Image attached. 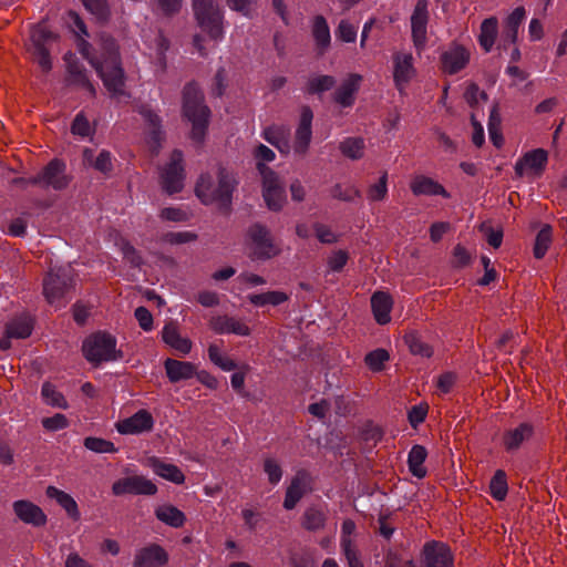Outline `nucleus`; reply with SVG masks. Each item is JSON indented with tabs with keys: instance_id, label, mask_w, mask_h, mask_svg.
Returning <instances> with one entry per match:
<instances>
[{
	"instance_id": "nucleus-19",
	"label": "nucleus",
	"mask_w": 567,
	"mask_h": 567,
	"mask_svg": "<svg viewBox=\"0 0 567 567\" xmlns=\"http://www.w3.org/2000/svg\"><path fill=\"white\" fill-rule=\"evenodd\" d=\"M425 567H453V555L443 543L430 542L423 548Z\"/></svg>"
},
{
	"instance_id": "nucleus-62",
	"label": "nucleus",
	"mask_w": 567,
	"mask_h": 567,
	"mask_svg": "<svg viewBox=\"0 0 567 567\" xmlns=\"http://www.w3.org/2000/svg\"><path fill=\"white\" fill-rule=\"evenodd\" d=\"M290 563L293 567H316L317 565L312 554L307 550L293 553Z\"/></svg>"
},
{
	"instance_id": "nucleus-6",
	"label": "nucleus",
	"mask_w": 567,
	"mask_h": 567,
	"mask_svg": "<svg viewBox=\"0 0 567 567\" xmlns=\"http://www.w3.org/2000/svg\"><path fill=\"white\" fill-rule=\"evenodd\" d=\"M65 171L66 166L64 162L53 158L35 176L30 178L20 177L16 178L13 182L24 187L32 185L43 189L53 188L54 190H63L71 183V177L66 175Z\"/></svg>"
},
{
	"instance_id": "nucleus-52",
	"label": "nucleus",
	"mask_w": 567,
	"mask_h": 567,
	"mask_svg": "<svg viewBox=\"0 0 567 567\" xmlns=\"http://www.w3.org/2000/svg\"><path fill=\"white\" fill-rule=\"evenodd\" d=\"M336 84V79L331 75H319L312 78L307 83V92L309 94L321 93L332 89Z\"/></svg>"
},
{
	"instance_id": "nucleus-12",
	"label": "nucleus",
	"mask_w": 567,
	"mask_h": 567,
	"mask_svg": "<svg viewBox=\"0 0 567 567\" xmlns=\"http://www.w3.org/2000/svg\"><path fill=\"white\" fill-rule=\"evenodd\" d=\"M429 22L427 1L419 0L411 16V35L417 51H422L427 41L426 25Z\"/></svg>"
},
{
	"instance_id": "nucleus-16",
	"label": "nucleus",
	"mask_w": 567,
	"mask_h": 567,
	"mask_svg": "<svg viewBox=\"0 0 567 567\" xmlns=\"http://www.w3.org/2000/svg\"><path fill=\"white\" fill-rule=\"evenodd\" d=\"M313 113L307 105L301 107L300 121L295 133L293 151L299 155H306L312 138L311 123Z\"/></svg>"
},
{
	"instance_id": "nucleus-36",
	"label": "nucleus",
	"mask_w": 567,
	"mask_h": 567,
	"mask_svg": "<svg viewBox=\"0 0 567 567\" xmlns=\"http://www.w3.org/2000/svg\"><path fill=\"white\" fill-rule=\"evenodd\" d=\"M83 164L93 167L102 174H109L113 169L111 154L107 151H101L100 154L95 156L93 150L85 148L83 151Z\"/></svg>"
},
{
	"instance_id": "nucleus-26",
	"label": "nucleus",
	"mask_w": 567,
	"mask_h": 567,
	"mask_svg": "<svg viewBox=\"0 0 567 567\" xmlns=\"http://www.w3.org/2000/svg\"><path fill=\"white\" fill-rule=\"evenodd\" d=\"M410 189L415 196L426 195L434 196L440 195L444 198H450V193L436 181L425 175H416L410 183Z\"/></svg>"
},
{
	"instance_id": "nucleus-8",
	"label": "nucleus",
	"mask_w": 567,
	"mask_h": 567,
	"mask_svg": "<svg viewBox=\"0 0 567 567\" xmlns=\"http://www.w3.org/2000/svg\"><path fill=\"white\" fill-rule=\"evenodd\" d=\"M256 167L262 178V197L267 207L272 212L281 210L287 197L278 175L264 163H257Z\"/></svg>"
},
{
	"instance_id": "nucleus-43",
	"label": "nucleus",
	"mask_w": 567,
	"mask_h": 567,
	"mask_svg": "<svg viewBox=\"0 0 567 567\" xmlns=\"http://www.w3.org/2000/svg\"><path fill=\"white\" fill-rule=\"evenodd\" d=\"M32 50L48 49V43L55 40L56 35L44 23H39L31 30Z\"/></svg>"
},
{
	"instance_id": "nucleus-49",
	"label": "nucleus",
	"mask_w": 567,
	"mask_h": 567,
	"mask_svg": "<svg viewBox=\"0 0 567 567\" xmlns=\"http://www.w3.org/2000/svg\"><path fill=\"white\" fill-rule=\"evenodd\" d=\"M492 496L497 501H503L508 491L506 474L503 470H497L489 483Z\"/></svg>"
},
{
	"instance_id": "nucleus-14",
	"label": "nucleus",
	"mask_w": 567,
	"mask_h": 567,
	"mask_svg": "<svg viewBox=\"0 0 567 567\" xmlns=\"http://www.w3.org/2000/svg\"><path fill=\"white\" fill-rule=\"evenodd\" d=\"M548 162V153L544 148H536L527 152L517 163L515 164V174L518 178H522L526 171L534 176H540L545 171Z\"/></svg>"
},
{
	"instance_id": "nucleus-15",
	"label": "nucleus",
	"mask_w": 567,
	"mask_h": 567,
	"mask_svg": "<svg viewBox=\"0 0 567 567\" xmlns=\"http://www.w3.org/2000/svg\"><path fill=\"white\" fill-rule=\"evenodd\" d=\"M168 563L167 551L152 543L136 550L133 567H163Z\"/></svg>"
},
{
	"instance_id": "nucleus-38",
	"label": "nucleus",
	"mask_w": 567,
	"mask_h": 567,
	"mask_svg": "<svg viewBox=\"0 0 567 567\" xmlns=\"http://www.w3.org/2000/svg\"><path fill=\"white\" fill-rule=\"evenodd\" d=\"M33 329V321L29 316H21L12 319L6 326V333L9 338H28Z\"/></svg>"
},
{
	"instance_id": "nucleus-60",
	"label": "nucleus",
	"mask_w": 567,
	"mask_h": 567,
	"mask_svg": "<svg viewBox=\"0 0 567 567\" xmlns=\"http://www.w3.org/2000/svg\"><path fill=\"white\" fill-rule=\"evenodd\" d=\"M41 423H42V426L47 431H50V432L63 430V429L68 427V425H69V421H68L66 416L61 413H56L50 417H43Z\"/></svg>"
},
{
	"instance_id": "nucleus-45",
	"label": "nucleus",
	"mask_w": 567,
	"mask_h": 567,
	"mask_svg": "<svg viewBox=\"0 0 567 567\" xmlns=\"http://www.w3.org/2000/svg\"><path fill=\"white\" fill-rule=\"evenodd\" d=\"M404 342L409 347L411 353L415 355L430 358L433 354V349L415 332L406 333L404 336Z\"/></svg>"
},
{
	"instance_id": "nucleus-51",
	"label": "nucleus",
	"mask_w": 567,
	"mask_h": 567,
	"mask_svg": "<svg viewBox=\"0 0 567 567\" xmlns=\"http://www.w3.org/2000/svg\"><path fill=\"white\" fill-rule=\"evenodd\" d=\"M83 445L94 453H116L117 449L113 442L102 437L87 436L83 441Z\"/></svg>"
},
{
	"instance_id": "nucleus-57",
	"label": "nucleus",
	"mask_w": 567,
	"mask_h": 567,
	"mask_svg": "<svg viewBox=\"0 0 567 567\" xmlns=\"http://www.w3.org/2000/svg\"><path fill=\"white\" fill-rule=\"evenodd\" d=\"M257 0H226V4L246 18H252Z\"/></svg>"
},
{
	"instance_id": "nucleus-7",
	"label": "nucleus",
	"mask_w": 567,
	"mask_h": 567,
	"mask_svg": "<svg viewBox=\"0 0 567 567\" xmlns=\"http://www.w3.org/2000/svg\"><path fill=\"white\" fill-rule=\"evenodd\" d=\"M198 27L214 41L224 37V14L215 0L193 3Z\"/></svg>"
},
{
	"instance_id": "nucleus-61",
	"label": "nucleus",
	"mask_w": 567,
	"mask_h": 567,
	"mask_svg": "<svg viewBox=\"0 0 567 567\" xmlns=\"http://www.w3.org/2000/svg\"><path fill=\"white\" fill-rule=\"evenodd\" d=\"M349 254L346 250H336L329 256L327 264L331 271L339 272L347 265Z\"/></svg>"
},
{
	"instance_id": "nucleus-29",
	"label": "nucleus",
	"mask_w": 567,
	"mask_h": 567,
	"mask_svg": "<svg viewBox=\"0 0 567 567\" xmlns=\"http://www.w3.org/2000/svg\"><path fill=\"white\" fill-rule=\"evenodd\" d=\"M393 307L392 297L384 291H377L371 297V308L375 321L379 324H386L391 320L390 312Z\"/></svg>"
},
{
	"instance_id": "nucleus-23",
	"label": "nucleus",
	"mask_w": 567,
	"mask_h": 567,
	"mask_svg": "<svg viewBox=\"0 0 567 567\" xmlns=\"http://www.w3.org/2000/svg\"><path fill=\"white\" fill-rule=\"evenodd\" d=\"M311 35L317 55H324L331 44V34L328 22L323 16L318 14L312 19Z\"/></svg>"
},
{
	"instance_id": "nucleus-42",
	"label": "nucleus",
	"mask_w": 567,
	"mask_h": 567,
	"mask_svg": "<svg viewBox=\"0 0 567 567\" xmlns=\"http://www.w3.org/2000/svg\"><path fill=\"white\" fill-rule=\"evenodd\" d=\"M327 516L323 511L317 507H309L302 515L301 525L305 529L315 532L322 529L326 525Z\"/></svg>"
},
{
	"instance_id": "nucleus-50",
	"label": "nucleus",
	"mask_w": 567,
	"mask_h": 567,
	"mask_svg": "<svg viewBox=\"0 0 567 567\" xmlns=\"http://www.w3.org/2000/svg\"><path fill=\"white\" fill-rule=\"evenodd\" d=\"M388 195V172H383L379 181L369 186L367 190L368 199L371 202H381Z\"/></svg>"
},
{
	"instance_id": "nucleus-64",
	"label": "nucleus",
	"mask_w": 567,
	"mask_h": 567,
	"mask_svg": "<svg viewBox=\"0 0 567 567\" xmlns=\"http://www.w3.org/2000/svg\"><path fill=\"white\" fill-rule=\"evenodd\" d=\"M385 567H415L412 559H405L396 553L389 551L385 557Z\"/></svg>"
},
{
	"instance_id": "nucleus-59",
	"label": "nucleus",
	"mask_w": 567,
	"mask_h": 567,
	"mask_svg": "<svg viewBox=\"0 0 567 567\" xmlns=\"http://www.w3.org/2000/svg\"><path fill=\"white\" fill-rule=\"evenodd\" d=\"M331 194L334 198L344 200V202H352L355 198L361 197V192L355 187H347L343 188L340 184H336L332 189Z\"/></svg>"
},
{
	"instance_id": "nucleus-58",
	"label": "nucleus",
	"mask_w": 567,
	"mask_h": 567,
	"mask_svg": "<svg viewBox=\"0 0 567 567\" xmlns=\"http://www.w3.org/2000/svg\"><path fill=\"white\" fill-rule=\"evenodd\" d=\"M336 37L342 42L350 43L357 39V28L348 20H341L336 30Z\"/></svg>"
},
{
	"instance_id": "nucleus-1",
	"label": "nucleus",
	"mask_w": 567,
	"mask_h": 567,
	"mask_svg": "<svg viewBox=\"0 0 567 567\" xmlns=\"http://www.w3.org/2000/svg\"><path fill=\"white\" fill-rule=\"evenodd\" d=\"M100 47L103 61L91 60V65L96 70L104 86L113 97L126 95L125 76L121 66L118 45L115 39L109 34L100 35Z\"/></svg>"
},
{
	"instance_id": "nucleus-2",
	"label": "nucleus",
	"mask_w": 567,
	"mask_h": 567,
	"mask_svg": "<svg viewBox=\"0 0 567 567\" xmlns=\"http://www.w3.org/2000/svg\"><path fill=\"white\" fill-rule=\"evenodd\" d=\"M217 178L218 185L215 186L210 175H200L195 187V193L203 204L209 205L216 203L218 210L227 216L231 212L233 193L238 182L234 174L221 165L218 167Z\"/></svg>"
},
{
	"instance_id": "nucleus-24",
	"label": "nucleus",
	"mask_w": 567,
	"mask_h": 567,
	"mask_svg": "<svg viewBox=\"0 0 567 567\" xmlns=\"http://www.w3.org/2000/svg\"><path fill=\"white\" fill-rule=\"evenodd\" d=\"M534 435V426L528 422H523L514 429L504 432L502 441L507 452L517 451L522 444L529 441Z\"/></svg>"
},
{
	"instance_id": "nucleus-13",
	"label": "nucleus",
	"mask_w": 567,
	"mask_h": 567,
	"mask_svg": "<svg viewBox=\"0 0 567 567\" xmlns=\"http://www.w3.org/2000/svg\"><path fill=\"white\" fill-rule=\"evenodd\" d=\"M154 427V417L145 409L138 410L132 416L115 423V429L123 435H136L151 432Z\"/></svg>"
},
{
	"instance_id": "nucleus-55",
	"label": "nucleus",
	"mask_w": 567,
	"mask_h": 567,
	"mask_svg": "<svg viewBox=\"0 0 567 567\" xmlns=\"http://www.w3.org/2000/svg\"><path fill=\"white\" fill-rule=\"evenodd\" d=\"M343 555L347 559L348 567H364L359 550L352 540H344L341 543Z\"/></svg>"
},
{
	"instance_id": "nucleus-47",
	"label": "nucleus",
	"mask_w": 567,
	"mask_h": 567,
	"mask_svg": "<svg viewBox=\"0 0 567 567\" xmlns=\"http://www.w3.org/2000/svg\"><path fill=\"white\" fill-rule=\"evenodd\" d=\"M551 244V227L549 225H545L537 234L534 245V257L536 259H542L546 255L549 246Z\"/></svg>"
},
{
	"instance_id": "nucleus-46",
	"label": "nucleus",
	"mask_w": 567,
	"mask_h": 567,
	"mask_svg": "<svg viewBox=\"0 0 567 567\" xmlns=\"http://www.w3.org/2000/svg\"><path fill=\"white\" fill-rule=\"evenodd\" d=\"M85 9L95 17L99 22H107L111 10L106 0H81Z\"/></svg>"
},
{
	"instance_id": "nucleus-10",
	"label": "nucleus",
	"mask_w": 567,
	"mask_h": 567,
	"mask_svg": "<svg viewBox=\"0 0 567 567\" xmlns=\"http://www.w3.org/2000/svg\"><path fill=\"white\" fill-rule=\"evenodd\" d=\"M184 177L183 153L174 150L169 163L161 172V185L167 194L172 195L183 189Z\"/></svg>"
},
{
	"instance_id": "nucleus-20",
	"label": "nucleus",
	"mask_w": 567,
	"mask_h": 567,
	"mask_svg": "<svg viewBox=\"0 0 567 567\" xmlns=\"http://www.w3.org/2000/svg\"><path fill=\"white\" fill-rule=\"evenodd\" d=\"M12 507L18 518L25 524H31L37 527L47 524V515L44 512L30 501H16Z\"/></svg>"
},
{
	"instance_id": "nucleus-48",
	"label": "nucleus",
	"mask_w": 567,
	"mask_h": 567,
	"mask_svg": "<svg viewBox=\"0 0 567 567\" xmlns=\"http://www.w3.org/2000/svg\"><path fill=\"white\" fill-rule=\"evenodd\" d=\"M41 394L47 404L60 409H66L68 402L63 394L56 390V388L50 383L44 382L41 389Z\"/></svg>"
},
{
	"instance_id": "nucleus-30",
	"label": "nucleus",
	"mask_w": 567,
	"mask_h": 567,
	"mask_svg": "<svg viewBox=\"0 0 567 567\" xmlns=\"http://www.w3.org/2000/svg\"><path fill=\"white\" fill-rule=\"evenodd\" d=\"M164 368L166 375L172 383L192 379L196 373V367L194 363L171 358L165 360Z\"/></svg>"
},
{
	"instance_id": "nucleus-39",
	"label": "nucleus",
	"mask_w": 567,
	"mask_h": 567,
	"mask_svg": "<svg viewBox=\"0 0 567 567\" xmlns=\"http://www.w3.org/2000/svg\"><path fill=\"white\" fill-rule=\"evenodd\" d=\"M427 456V451L422 445H414L408 458L409 470L413 476L423 478L426 475V468L423 466Z\"/></svg>"
},
{
	"instance_id": "nucleus-32",
	"label": "nucleus",
	"mask_w": 567,
	"mask_h": 567,
	"mask_svg": "<svg viewBox=\"0 0 567 567\" xmlns=\"http://www.w3.org/2000/svg\"><path fill=\"white\" fill-rule=\"evenodd\" d=\"M147 465L155 474L169 482L175 484H183L185 482V475L175 464L165 463L161 458L152 456L147 458Z\"/></svg>"
},
{
	"instance_id": "nucleus-21",
	"label": "nucleus",
	"mask_w": 567,
	"mask_h": 567,
	"mask_svg": "<svg viewBox=\"0 0 567 567\" xmlns=\"http://www.w3.org/2000/svg\"><path fill=\"white\" fill-rule=\"evenodd\" d=\"M209 327L218 334L234 333L247 337L250 334V328L240 319L229 316H217L209 320Z\"/></svg>"
},
{
	"instance_id": "nucleus-44",
	"label": "nucleus",
	"mask_w": 567,
	"mask_h": 567,
	"mask_svg": "<svg viewBox=\"0 0 567 567\" xmlns=\"http://www.w3.org/2000/svg\"><path fill=\"white\" fill-rule=\"evenodd\" d=\"M339 150L350 159H360L363 157L364 141L362 137H348L340 143Z\"/></svg>"
},
{
	"instance_id": "nucleus-27",
	"label": "nucleus",
	"mask_w": 567,
	"mask_h": 567,
	"mask_svg": "<svg viewBox=\"0 0 567 567\" xmlns=\"http://www.w3.org/2000/svg\"><path fill=\"white\" fill-rule=\"evenodd\" d=\"M262 137L281 154L290 152V128L287 125H271L264 130Z\"/></svg>"
},
{
	"instance_id": "nucleus-25",
	"label": "nucleus",
	"mask_w": 567,
	"mask_h": 567,
	"mask_svg": "<svg viewBox=\"0 0 567 567\" xmlns=\"http://www.w3.org/2000/svg\"><path fill=\"white\" fill-rule=\"evenodd\" d=\"M144 120L147 122L150 126L148 140L147 144L150 146L151 152L154 155L159 153L162 147V142L164 140V134L161 130V118L154 113L150 107L143 106L140 111Z\"/></svg>"
},
{
	"instance_id": "nucleus-22",
	"label": "nucleus",
	"mask_w": 567,
	"mask_h": 567,
	"mask_svg": "<svg viewBox=\"0 0 567 567\" xmlns=\"http://www.w3.org/2000/svg\"><path fill=\"white\" fill-rule=\"evenodd\" d=\"M309 484V475L306 471H299L292 477L289 486L286 489L284 507L288 511L293 509L298 502L307 493Z\"/></svg>"
},
{
	"instance_id": "nucleus-34",
	"label": "nucleus",
	"mask_w": 567,
	"mask_h": 567,
	"mask_svg": "<svg viewBox=\"0 0 567 567\" xmlns=\"http://www.w3.org/2000/svg\"><path fill=\"white\" fill-rule=\"evenodd\" d=\"M45 495L49 498L56 501V503L66 512L70 518L73 520L80 519L81 514L78 504L70 494L50 485L45 489Z\"/></svg>"
},
{
	"instance_id": "nucleus-31",
	"label": "nucleus",
	"mask_w": 567,
	"mask_h": 567,
	"mask_svg": "<svg viewBox=\"0 0 567 567\" xmlns=\"http://www.w3.org/2000/svg\"><path fill=\"white\" fill-rule=\"evenodd\" d=\"M395 85L400 87L406 84L414 75L413 58L411 53H396L393 56Z\"/></svg>"
},
{
	"instance_id": "nucleus-53",
	"label": "nucleus",
	"mask_w": 567,
	"mask_h": 567,
	"mask_svg": "<svg viewBox=\"0 0 567 567\" xmlns=\"http://www.w3.org/2000/svg\"><path fill=\"white\" fill-rule=\"evenodd\" d=\"M390 355L389 352L384 349H377L371 352H369L365 358L364 362L372 371H381L384 367V363L389 361Z\"/></svg>"
},
{
	"instance_id": "nucleus-41",
	"label": "nucleus",
	"mask_w": 567,
	"mask_h": 567,
	"mask_svg": "<svg viewBox=\"0 0 567 567\" xmlns=\"http://www.w3.org/2000/svg\"><path fill=\"white\" fill-rule=\"evenodd\" d=\"M248 300L256 307H264L266 305L279 306L289 299V296L284 291H267L262 293L249 295Z\"/></svg>"
},
{
	"instance_id": "nucleus-37",
	"label": "nucleus",
	"mask_w": 567,
	"mask_h": 567,
	"mask_svg": "<svg viewBox=\"0 0 567 567\" xmlns=\"http://www.w3.org/2000/svg\"><path fill=\"white\" fill-rule=\"evenodd\" d=\"M498 33V20L491 17L481 23L478 42L485 52H489L495 43Z\"/></svg>"
},
{
	"instance_id": "nucleus-28",
	"label": "nucleus",
	"mask_w": 567,
	"mask_h": 567,
	"mask_svg": "<svg viewBox=\"0 0 567 567\" xmlns=\"http://www.w3.org/2000/svg\"><path fill=\"white\" fill-rule=\"evenodd\" d=\"M362 76L360 74H350L342 84L336 90L333 94L334 101L349 107L354 102V94L358 92Z\"/></svg>"
},
{
	"instance_id": "nucleus-17",
	"label": "nucleus",
	"mask_w": 567,
	"mask_h": 567,
	"mask_svg": "<svg viewBox=\"0 0 567 567\" xmlns=\"http://www.w3.org/2000/svg\"><path fill=\"white\" fill-rule=\"evenodd\" d=\"M470 58L471 53L465 47L453 43L441 55L442 70L451 75L456 74L468 64Z\"/></svg>"
},
{
	"instance_id": "nucleus-11",
	"label": "nucleus",
	"mask_w": 567,
	"mask_h": 567,
	"mask_svg": "<svg viewBox=\"0 0 567 567\" xmlns=\"http://www.w3.org/2000/svg\"><path fill=\"white\" fill-rule=\"evenodd\" d=\"M112 493L115 496L125 494L152 496L157 493V486L142 475H133L120 478L112 485Z\"/></svg>"
},
{
	"instance_id": "nucleus-35",
	"label": "nucleus",
	"mask_w": 567,
	"mask_h": 567,
	"mask_svg": "<svg viewBox=\"0 0 567 567\" xmlns=\"http://www.w3.org/2000/svg\"><path fill=\"white\" fill-rule=\"evenodd\" d=\"M155 516L159 522L174 528H181L186 523L185 514L171 504H164L156 507Z\"/></svg>"
},
{
	"instance_id": "nucleus-40",
	"label": "nucleus",
	"mask_w": 567,
	"mask_h": 567,
	"mask_svg": "<svg viewBox=\"0 0 567 567\" xmlns=\"http://www.w3.org/2000/svg\"><path fill=\"white\" fill-rule=\"evenodd\" d=\"M525 18V9L517 7L505 20L504 39L511 43L517 41L519 25Z\"/></svg>"
},
{
	"instance_id": "nucleus-56",
	"label": "nucleus",
	"mask_w": 567,
	"mask_h": 567,
	"mask_svg": "<svg viewBox=\"0 0 567 567\" xmlns=\"http://www.w3.org/2000/svg\"><path fill=\"white\" fill-rule=\"evenodd\" d=\"M264 472L267 474L271 485H277L282 477V468L278 461L272 457H266L264 460Z\"/></svg>"
},
{
	"instance_id": "nucleus-63",
	"label": "nucleus",
	"mask_w": 567,
	"mask_h": 567,
	"mask_svg": "<svg viewBox=\"0 0 567 567\" xmlns=\"http://www.w3.org/2000/svg\"><path fill=\"white\" fill-rule=\"evenodd\" d=\"M71 132L74 135L86 137L91 133V126L87 118L82 114H78L71 125Z\"/></svg>"
},
{
	"instance_id": "nucleus-5",
	"label": "nucleus",
	"mask_w": 567,
	"mask_h": 567,
	"mask_svg": "<svg viewBox=\"0 0 567 567\" xmlns=\"http://www.w3.org/2000/svg\"><path fill=\"white\" fill-rule=\"evenodd\" d=\"M84 358L94 367L102 362L115 361L123 358V352L116 350V339L107 332H95L89 336L82 344Z\"/></svg>"
},
{
	"instance_id": "nucleus-3",
	"label": "nucleus",
	"mask_w": 567,
	"mask_h": 567,
	"mask_svg": "<svg viewBox=\"0 0 567 567\" xmlns=\"http://www.w3.org/2000/svg\"><path fill=\"white\" fill-rule=\"evenodd\" d=\"M74 287V270L70 266L51 268L42 280V293L47 302L56 309L65 307Z\"/></svg>"
},
{
	"instance_id": "nucleus-54",
	"label": "nucleus",
	"mask_w": 567,
	"mask_h": 567,
	"mask_svg": "<svg viewBox=\"0 0 567 567\" xmlns=\"http://www.w3.org/2000/svg\"><path fill=\"white\" fill-rule=\"evenodd\" d=\"M120 250L123 254V258L132 266V267H141L143 265V258L141 254L127 241L126 239H120L117 243Z\"/></svg>"
},
{
	"instance_id": "nucleus-4",
	"label": "nucleus",
	"mask_w": 567,
	"mask_h": 567,
	"mask_svg": "<svg viewBox=\"0 0 567 567\" xmlns=\"http://www.w3.org/2000/svg\"><path fill=\"white\" fill-rule=\"evenodd\" d=\"M183 114L192 122V140L204 141L209 122L210 110L204 103V95L198 86L190 82L183 90Z\"/></svg>"
},
{
	"instance_id": "nucleus-33",
	"label": "nucleus",
	"mask_w": 567,
	"mask_h": 567,
	"mask_svg": "<svg viewBox=\"0 0 567 567\" xmlns=\"http://www.w3.org/2000/svg\"><path fill=\"white\" fill-rule=\"evenodd\" d=\"M162 338L166 344L182 354H187L192 350V341L179 334L178 327L175 322L165 324L162 331Z\"/></svg>"
},
{
	"instance_id": "nucleus-18",
	"label": "nucleus",
	"mask_w": 567,
	"mask_h": 567,
	"mask_svg": "<svg viewBox=\"0 0 567 567\" xmlns=\"http://www.w3.org/2000/svg\"><path fill=\"white\" fill-rule=\"evenodd\" d=\"M64 60L66 62L68 83L86 90L90 93V95L94 97L96 95V90L89 80L85 68L76 60L75 55L71 52L65 54Z\"/></svg>"
},
{
	"instance_id": "nucleus-9",
	"label": "nucleus",
	"mask_w": 567,
	"mask_h": 567,
	"mask_svg": "<svg viewBox=\"0 0 567 567\" xmlns=\"http://www.w3.org/2000/svg\"><path fill=\"white\" fill-rule=\"evenodd\" d=\"M247 236L254 245L252 259L267 260L281 252L270 230L260 223L252 224L247 230Z\"/></svg>"
}]
</instances>
